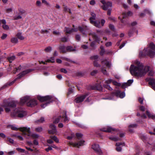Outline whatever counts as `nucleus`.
I'll return each instance as SVG.
<instances>
[{"label":"nucleus","instance_id":"obj_58","mask_svg":"<svg viewBox=\"0 0 155 155\" xmlns=\"http://www.w3.org/2000/svg\"><path fill=\"white\" fill-rule=\"evenodd\" d=\"M51 101H50V102H47L45 104H41V107H42V108H45L46 106L48 104H49L50 103V102H51Z\"/></svg>","mask_w":155,"mask_h":155},{"label":"nucleus","instance_id":"obj_13","mask_svg":"<svg viewBox=\"0 0 155 155\" xmlns=\"http://www.w3.org/2000/svg\"><path fill=\"white\" fill-rule=\"evenodd\" d=\"M27 103V105L28 106L33 107L37 104V101L35 99H29Z\"/></svg>","mask_w":155,"mask_h":155},{"label":"nucleus","instance_id":"obj_47","mask_svg":"<svg viewBox=\"0 0 155 155\" xmlns=\"http://www.w3.org/2000/svg\"><path fill=\"white\" fill-rule=\"evenodd\" d=\"M105 21L104 19H102L101 20V23H101L100 25L101 26V27L104 26V23H105Z\"/></svg>","mask_w":155,"mask_h":155},{"label":"nucleus","instance_id":"obj_56","mask_svg":"<svg viewBox=\"0 0 155 155\" xmlns=\"http://www.w3.org/2000/svg\"><path fill=\"white\" fill-rule=\"evenodd\" d=\"M97 72V70H94L91 73V75L92 76H94L96 74Z\"/></svg>","mask_w":155,"mask_h":155},{"label":"nucleus","instance_id":"obj_46","mask_svg":"<svg viewBox=\"0 0 155 155\" xmlns=\"http://www.w3.org/2000/svg\"><path fill=\"white\" fill-rule=\"evenodd\" d=\"M113 84L116 86H120V83H118L117 81H114L113 80V81H112Z\"/></svg>","mask_w":155,"mask_h":155},{"label":"nucleus","instance_id":"obj_43","mask_svg":"<svg viewBox=\"0 0 155 155\" xmlns=\"http://www.w3.org/2000/svg\"><path fill=\"white\" fill-rule=\"evenodd\" d=\"M36 5L38 7H41V3L40 1L37 0L36 2Z\"/></svg>","mask_w":155,"mask_h":155},{"label":"nucleus","instance_id":"obj_27","mask_svg":"<svg viewBox=\"0 0 155 155\" xmlns=\"http://www.w3.org/2000/svg\"><path fill=\"white\" fill-rule=\"evenodd\" d=\"M98 56L97 55L92 56L90 58V59L92 60L97 61L98 60Z\"/></svg>","mask_w":155,"mask_h":155},{"label":"nucleus","instance_id":"obj_16","mask_svg":"<svg viewBox=\"0 0 155 155\" xmlns=\"http://www.w3.org/2000/svg\"><path fill=\"white\" fill-rule=\"evenodd\" d=\"M84 142V140H81L78 143H71L70 144L73 147H79L80 146L83 145Z\"/></svg>","mask_w":155,"mask_h":155},{"label":"nucleus","instance_id":"obj_30","mask_svg":"<svg viewBox=\"0 0 155 155\" xmlns=\"http://www.w3.org/2000/svg\"><path fill=\"white\" fill-rule=\"evenodd\" d=\"M64 11L66 12H68L69 13H72L70 9L68 8L67 6L64 5Z\"/></svg>","mask_w":155,"mask_h":155},{"label":"nucleus","instance_id":"obj_64","mask_svg":"<svg viewBox=\"0 0 155 155\" xmlns=\"http://www.w3.org/2000/svg\"><path fill=\"white\" fill-rule=\"evenodd\" d=\"M53 33L54 35H58L60 34V33L58 31H53Z\"/></svg>","mask_w":155,"mask_h":155},{"label":"nucleus","instance_id":"obj_28","mask_svg":"<svg viewBox=\"0 0 155 155\" xmlns=\"http://www.w3.org/2000/svg\"><path fill=\"white\" fill-rule=\"evenodd\" d=\"M79 30L83 34H85V32L84 28V26L82 27L79 26L78 28Z\"/></svg>","mask_w":155,"mask_h":155},{"label":"nucleus","instance_id":"obj_36","mask_svg":"<svg viewBox=\"0 0 155 155\" xmlns=\"http://www.w3.org/2000/svg\"><path fill=\"white\" fill-rule=\"evenodd\" d=\"M11 41L13 43H16L18 42V39L17 38H13L11 39Z\"/></svg>","mask_w":155,"mask_h":155},{"label":"nucleus","instance_id":"obj_18","mask_svg":"<svg viewBox=\"0 0 155 155\" xmlns=\"http://www.w3.org/2000/svg\"><path fill=\"white\" fill-rule=\"evenodd\" d=\"M149 84L151 87L155 91V79H150L149 81Z\"/></svg>","mask_w":155,"mask_h":155},{"label":"nucleus","instance_id":"obj_5","mask_svg":"<svg viewBox=\"0 0 155 155\" xmlns=\"http://www.w3.org/2000/svg\"><path fill=\"white\" fill-rule=\"evenodd\" d=\"M20 130L23 132V135H24L27 139H29L31 137L34 138H38L39 137V135L37 134H32L29 128L24 127L21 128Z\"/></svg>","mask_w":155,"mask_h":155},{"label":"nucleus","instance_id":"obj_35","mask_svg":"<svg viewBox=\"0 0 155 155\" xmlns=\"http://www.w3.org/2000/svg\"><path fill=\"white\" fill-rule=\"evenodd\" d=\"M50 138H51V139H52L53 140H54L56 143L59 142V140L56 136H51L50 137Z\"/></svg>","mask_w":155,"mask_h":155},{"label":"nucleus","instance_id":"obj_15","mask_svg":"<svg viewBox=\"0 0 155 155\" xmlns=\"http://www.w3.org/2000/svg\"><path fill=\"white\" fill-rule=\"evenodd\" d=\"M112 6V3L110 2H108L102 6V8L104 10H107L111 8Z\"/></svg>","mask_w":155,"mask_h":155},{"label":"nucleus","instance_id":"obj_55","mask_svg":"<svg viewBox=\"0 0 155 155\" xmlns=\"http://www.w3.org/2000/svg\"><path fill=\"white\" fill-rule=\"evenodd\" d=\"M101 70L102 72L104 74L107 75V71L105 69H104V68H101Z\"/></svg>","mask_w":155,"mask_h":155},{"label":"nucleus","instance_id":"obj_4","mask_svg":"<svg viewBox=\"0 0 155 155\" xmlns=\"http://www.w3.org/2000/svg\"><path fill=\"white\" fill-rule=\"evenodd\" d=\"M33 70L34 69H28L23 71L22 72L20 73L18 75L17 77L15 79L11 82L7 83L6 84H5L2 87V89L5 88L7 87L8 86H10L11 85L14 83V82L17 79L21 78L25 75L26 74L33 71Z\"/></svg>","mask_w":155,"mask_h":155},{"label":"nucleus","instance_id":"obj_11","mask_svg":"<svg viewBox=\"0 0 155 155\" xmlns=\"http://www.w3.org/2000/svg\"><path fill=\"white\" fill-rule=\"evenodd\" d=\"M100 130L102 131L106 132H111L112 131H115L116 130L111 127L107 126V127L102 128Z\"/></svg>","mask_w":155,"mask_h":155},{"label":"nucleus","instance_id":"obj_2","mask_svg":"<svg viewBox=\"0 0 155 155\" xmlns=\"http://www.w3.org/2000/svg\"><path fill=\"white\" fill-rule=\"evenodd\" d=\"M155 45L153 43H151L147 48L144 49L142 51L140 52L139 56L143 57L149 55L151 58H153L155 55Z\"/></svg>","mask_w":155,"mask_h":155},{"label":"nucleus","instance_id":"obj_45","mask_svg":"<svg viewBox=\"0 0 155 155\" xmlns=\"http://www.w3.org/2000/svg\"><path fill=\"white\" fill-rule=\"evenodd\" d=\"M45 121L44 118L43 117H41L40 119L38 120L36 122H39L40 123H43Z\"/></svg>","mask_w":155,"mask_h":155},{"label":"nucleus","instance_id":"obj_20","mask_svg":"<svg viewBox=\"0 0 155 155\" xmlns=\"http://www.w3.org/2000/svg\"><path fill=\"white\" fill-rule=\"evenodd\" d=\"M59 49L60 51V52L61 53H65L67 52L66 47L64 45H61L59 46Z\"/></svg>","mask_w":155,"mask_h":155},{"label":"nucleus","instance_id":"obj_37","mask_svg":"<svg viewBox=\"0 0 155 155\" xmlns=\"http://www.w3.org/2000/svg\"><path fill=\"white\" fill-rule=\"evenodd\" d=\"M15 58V56H12L8 58V60L10 62H12V61L14 60Z\"/></svg>","mask_w":155,"mask_h":155},{"label":"nucleus","instance_id":"obj_24","mask_svg":"<svg viewBox=\"0 0 155 155\" xmlns=\"http://www.w3.org/2000/svg\"><path fill=\"white\" fill-rule=\"evenodd\" d=\"M67 52L74 51L76 50L75 48H73L72 46H69L66 47Z\"/></svg>","mask_w":155,"mask_h":155},{"label":"nucleus","instance_id":"obj_57","mask_svg":"<svg viewBox=\"0 0 155 155\" xmlns=\"http://www.w3.org/2000/svg\"><path fill=\"white\" fill-rule=\"evenodd\" d=\"M154 72L153 71H150L148 73V75L150 76H153L154 74Z\"/></svg>","mask_w":155,"mask_h":155},{"label":"nucleus","instance_id":"obj_31","mask_svg":"<svg viewBox=\"0 0 155 155\" xmlns=\"http://www.w3.org/2000/svg\"><path fill=\"white\" fill-rule=\"evenodd\" d=\"M100 49L101 50L100 52V54L101 55H103L105 52V50L102 46H101L100 47Z\"/></svg>","mask_w":155,"mask_h":155},{"label":"nucleus","instance_id":"obj_9","mask_svg":"<svg viewBox=\"0 0 155 155\" xmlns=\"http://www.w3.org/2000/svg\"><path fill=\"white\" fill-rule=\"evenodd\" d=\"M120 91L119 90L117 91L114 92L112 93L110 96L108 95L102 98L104 100H111L113 99V97L115 96L117 97H119L120 94Z\"/></svg>","mask_w":155,"mask_h":155},{"label":"nucleus","instance_id":"obj_3","mask_svg":"<svg viewBox=\"0 0 155 155\" xmlns=\"http://www.w3.org/2000/svg\"><path fill=\"white\" fill-rule=\"evenodd\" d=\"M33 70L34 69H28L23 71L22 72L20 73L18 75L17 77L15 79L11 82L7 83L6 84H5L2 87V89L5 88L7 87L8 86H10L11 85L14 83V82L17 79L21 78L25 75L26 74L33 71Z\"/></svg>","mask_w":155,"mask_h":155},{"label":"nucleus","instance_id":"obj_41","mask_svg":"<svg viewBox=\"0 0 155 155\" xmlns=\"http://www.w3.org/2000/svg\"><path fill=\"white\" fill-rule=\"evenodd\" d=\"M42 3L45 4L47 6H50V4L45 0H41Z\"/></svg>","mask_w":155,"mask_h":155},{"label":"nucleus","instance_id":"obj_60","mask_svg":"<svg viewBox=\"0 0 155 155\" xmlns=\"http://www.w3.org/2000/svg\"><path fill=\"white\" fill-rule=\"evenodd\" d=\"M68 38L66 37H64L61 39V41L63 42H67L68 41Z\"/></svg>","mask_w":155,"mask_h":155},{"label":"nucleus","instance_id":"obj_1","mask_svg":"<svg viewBox=\"0 0 155 155\" xmlns=\"http://www.w3.org/2000/svg\"><path fill=\"white\" fill-rule=\"evenodd\" d=\"M134 63L136 65H131L130 68V71L132 75L142 77L149 71V66H146L144 68L143 66L138 61H135Z\"/></svg>","mask_w":155,"mask_h":155},{"label":"nucleus","instance_id":"obj_19","mask_svg":"<svg viewBox=\"0 0 155 155\" xmlns=\"http://www.w3.org/2000/svg\"><path fill=\"white\" fill-rule=\"evenodd\" d=\"M29 99V97L27 96L22 97L20 100V103L21 104H23L25 102H28Z\"/></svg>","mask_w":155,"mask_h":155},{"label":"nucleus","instance_id":"obj_22","mask_svg":"<svg viewBox=\"0 0 155 155\" xmlns=\"http://www.w3.org/2000/svg\"><path fill=\"white\" fill-rule=\"evenodd\" d=\"M89 35H91L94 39L96 41H99V38L97 35L94 33L91 32L89 33Z\"/></svg>","mask_w":155,"mask_h":155},{"label":"nucleus","instance_id":"obj_53","mask_svg":"<svg viewBox=\"0 0 155 155\" xmlns=\"http://www.w3.org/2000/svg\"><path fill=\"white\" fill-rule=\"evenodd\" d=\"M125 94L124 92H120V94L119 97L121 98H123L125 97Z\"/></svg>","mask_w":155,"mask_h":155},{"label":"nucleus","instance_id":"obj_7","mask_svg":"<svg viewBox=\"0 0 155 155\" xmlns=\"http://www.w3.org/2000/svg\"><path fill=\"white\" fill-rule=\"evenodd\" d=\"M26 114V112L24 109L19 108L15 109L14 111L12 113L11 115L12 117H18L22 118L25 116Z\"/></svg>","mask_w":155,"mask_h":155},{"label":"nucleus","instance_id":"obj_59","mask_svg":"<svg viewBox=\"0 0 155 155\" xmlns=\"http://www.w3.org/2000/svg\"><path fill=\"white\" fill-rule=\"evenodd\" d=\"M117 147L116 148V150L118 152L121 151L122 150V148L121 147L119 146H116Z\"/></svg>","mask_w":155,"mask_h":155},{"label":"nucleus","instance_id":"obj_50","mask_svg":"<svg viewBox=\"0 0 155 155\" xmlns=\"http://www.w3.org/2000/svg\"><path fill=\"white\" fill-rule=\"evenodd\" d=\"M144 12H145V15L146 14H149V15H150L151 14L150 12L148 9H145L144 11Z\"/></svg>","mask_w":155,"mask_h":155},{"label":"nucleus","instance_id":"obj_10","mask_svg":"<svg viewBox=\"0 0 155 155\" xmlns=\"http://www.w3.org/2000/svg\"><path fill=\"white\" fill-rule=\"evenodd\" d=\"M92 148L98 154L102 155L103 154V153L98 144H94L92 145Z\"/></svg>","mask_w":155,"mask_h":155},{"label":"nucleus","instance_id":"obj_51","mask_svg":"<svg viewBox=\"0 0 155 155\" xmlns=\"http://www.w3.org/2000/svg\"><path fill=\"white\" fill-rule=\"evenodd\" d=\"M76 136L78 138H79L82 137L83 134L81 133H77L76 134Z\"/></svg>","mask_w":155,"mask_h":155},{"label":"nucleus","instance_id":"obj_44","mask_svg":"<svg viewBox=\"0 0 155 155\" xmlns=\"http://www.w3.org/2000/svg\"><path fill=\"white\" fill-rule=\"evenodd\" d=\"M2 27L3 29L5 30H8L9 28V26L8 25H6V24L5 25H2Z\"/></svg>","mask_w":155,"mask_h":155},{"label":"nucleus","instance_id":"obj_52","mask_svg":"<svg viewBox=\"0 0 155 155\" xmlns=\"http://www.w3.org/2000/svg\"><path fill=\"white\" fill-rule=\"evenodd\" d=\"M41 34H44V33H48L49 31L47 30H42L41 31Z\"/></svg>","mask_w":155,"mask_h":155},{"label":"nucleus","instance_id":"obj_40","mask_svg":"<svg viewBox=\"0 0 155 155\" xmlns=\"http://www.w3.org/2000/svg\"><path fill=\"white\" fill-rule=\"evenodd\" d=\"M93 64L94 66L95 67H99L101 66L98 63L97 61H94L93 62Z\"/></svg>","mask_w":155,"mask_h":155},{"label":"nucleus","instance_id":"obj_62","mask_svg":"<svg viewBox=\"0 0 155 155\" xmlns=\"http://www.w3.org/2000/svg\"><path fill=\"white\" fill-rule=\"evenodd\" d=\"M109 27L112 30L114 31V27L113 25L110 24L109 25Z\"/></svg>","mask_w":155,"mask_h":155},{"label":"nucleus","instance_id":"obj_49","mask_svg":"<svg viewBox=\"0 0 155 155\" xmlns=\"http://www.w3.org/2000/svg\"><path fill=\"white\" fill-rule=\"evenodd\" d=\"M137 124H130L128 126V128H135L137 127Z\"/></svg>","mask_w":155,"mask_h":155},{"label":"nucleus","instance_id":"obj_33","mask_svg":"<svg viewBox=\"0 0 155 155\" xmlns=\"http://www.w3.org/2000/svg\"><path fill=\"white\" fill-rule=\"evenodd\" d=\"M96 87L97 90L99 91H102V87L100 84H96Z\"/></svg>","mask_w":155,"mask_h":155},{"label":"nucleus","instance_id":"obj_63","mask_svg":"<svg viewBox=\"0 0 155 155\" xmlns=\"http://www.w3.org/2000/svg\"><path fill=\"white\" fill-rule=\"evenodd\" d=\"M7 35L6 34H3L2 36L1 37V38L2 39H4L7 37Z\"/></svg>","mask_w":155,"mask_h":155},{"label":"nucleus","instance_id":"obj_34","mask_svg":"<svg viewBox=\"0 0 155 155\" xmlns=\"http://www.w3.org/2000/svg\"><path fill=\"white\" fill-rule=\"evenodd\" d=\"M43 130V128L41 127H37L35 129V131L38 132H40L42 131Z\"/></svg>","mask_w":155,"mask_h":155},{"label":"nucleus","instance_id":"obj_42","mask_svg":"<svg viewBox=\"0 0 155 155\" xmlns=\"http://www.w3.org/2000/svg\"><path fill=\"white\" fill-rule=\"evenodd\" d=\"M127 84L128 83H127L123 84L121 86L123 88H125L129 86V84Z\"/></svg>","mask_w":155,"mask_h":155},{"label":"nucleus","instance_id":"obj_21","mask_svg":"<svg viewBox=\"0 0 155 155\" xmlns=\"http://www.w3.org/2000/svg\"><path fill=\"white\" fill-rule=\"evenodd\" d=\"M90 22L91 23L97 28H101V26L100 25V22L99 21H91V22Z\"/></svg>","mask_w":155,"mask_h":155},{"label":"nucleus","instance_id":"obj_14","mask_svg":"<svg viewBox=\"0 0 155 155\" xmlns=\"http://www.w3.org/2000/svg\"><path fill=\"white\" fill-rule=\"evenodd\" d=\"M88 95V94H86L82 96L78 97L75 99L74 101L75 102L78 103L81 102Z\"/></svg>","mask_w":155,"mask_h":155},{"label":"nucleus","instance_id":"obj_25","mask_svg":"<svg viewBox=\"0 0 155 155\" xmlns=\"http://www.w3.org/2000/svg\"><path fill=\"white\" fill-rule=\"evenodd\" d=\"M101 63L102 64H105L107 67L109 68L110 67V64L106 60L102 61Z\"/></svg>","mask_w":155,"mask_h":155},{"label":"nucleus","instance_id":"obj_17","mask_svg":"<svg viewBox=\"0 0 155 155\" xmlns=\"http://www.w3.org/2000/svg\"><path fill=\"white\" fill-rule=\"evenodd\" d=\"M49 127L52 130H50L48 131L49 134H54L56 132V127L53 124H51L50 125Z\"/></svg>","mask_w":155,"mask_h":155},{"label":"nucleus","instance_id":"obj_23","mask_svg":"<svg viewBox=\"0 0 155 155\" xmlns=\"http://www.w3.org/2000/svg\"><path fill=\"white\" fill-rule=\"evenodd\" d=\"M65 31L67 33L70 34L73 32H76L77 31V30H75L73 28L70 29L68 28L65 27Z\"/></svg>","mask_w":155,"mask_h":155},{"label":"nucleus","instance_id":"obj_32","mask_svg":"<svg viewBox=\"0 0 155 155\" xmlns=\"http://www.w3.org/2000/svg\"><path fill=\"white\" fill-rule=\"evenodd\" d=\"M16 36L19 39L21 40L24 39V37L21 35V33L20 32L18 33Z\"/></svg>","mask_w":155,"mask_h":155},{"label":"nucleus","instance_id":"obj_54","mask_svg":"<svg viewBox=\"0 0 155 155\" xmlns=\"http://www.w3.org/2000/svg\"><path fill=\"white\" fill-rule=\"evenodd\" d=\"M11 129H12V130H18V129H19L20 130V129L21 127V128H19V129H18V128H17V127H15V126H11ZM20 130V131H21V130Z\"/></svg>","mask_w":155,"mask_h":155},{"label":"nucleus","instance_id":"obj_38","mask_svg":"<svg viewBox=\"0 0 155 155\" xmlns=\"http://www.w3.org/2000/svg\"><path fill=\"white\" fill-rule=\"evenodd\" d=\"M54 57H51L50 58V59H48L46 62H48L54 63Z\"/></svg>","mask_w":155,"mask_h":155},{"label":"nucleus","instance_id":"obj_12","mask_svg":"<svg viewBox=\"0 0 155 155\" xmlns=\"http://www.w3.org/2000/svg\"><path fill=\"white\" fill-rule=\"evenodd\" d=\"M37 98L41 102H43L50 101L51 100V97L49 96H47L44 97L38 96Z\"/></svg>","mask_w":155,"mask_h":155},{"label":"nucleus","instance_id":"obj_8","mask_svg":"<svg viewBox=\"0 0 155 155\" xmlns=\"http://www.w3.org/2000/svg\"><path fill=\"white\" fill-rule=\"evenodd\" d=\"M64 114L62 115V117L60 116L57 118L54 121V123H58L60 121H62V119H64L63 121L64 122L66 123L68 121V119L67 116V112L65 111L63 112Z\"/></svg>","mask_w":155,"mask_h":155},{"label":"nucleus","instance_id":"obj_39","mask_svg":"<svg viewBox=\"0 0 155 155\" xmlns=\"http://www.w3.org/2000/svg\"><path fill=\"white\" fill-rule=\"evenodd\" d=\"M52 50V48L51 47H48L46 48L45 49V51L46 52H50Z\"/></svg>","mask_w":155,"mask_h":155},{"label":"nucleus","instance_id":"obj_48","mask_svg":"<svg viewBox=\"0 0 155 155\" xmlns=\"http://www.w3.org/2000/svg\"><path fill=\"white\" fill-rule=\"evenodd\" d=\"M21 16L20 15L15 16L14 17V20H16L19 19H21Z\"/></svg>","mask_w":155,"mask_h":155},{"label":"nucleus","instance_id":"obj_26","mask_svg":"<svg viewBox=\"0 0 155 155\" xmlns=\"http://www.w3.org/2000/svg\"><path fill=\"white\" fill-rule=\"evenodd\" d=\"M91 15L92 16L89 18L90 22H91V21H94L93 20H95L96 18V15L94 13L91 12Z\"/></svg>","mask_w":155,"mask_h":155},{"label":"nucleus","instance_id":"obj_29","mask_svg":"<svg viewBox=\"0 0 155 155\" xmlns=\"http://www.w3.org/2000/svg\"><path fill=\"white\" fill-rule=\"evenodd\" d=\"M109 139L112 140L114 141H117L120 140V139L118 137H116L111 136L109 137Z\"/></svg>","mask_w":155,"mask_h":155},{"label":"nucleus","instance_id":"obj_61","mask_svg":"<svg viewBox=\"0 0 155 155\" xmlns=\"http://www.w3.org/2000/svg\"><path fill=\"white\" fill-rule=\"evenodd\" d=\"M112 81H113V80L111 79H110L106 80L105 81V83L108 84H110L111 82H112Z\"/></svg>","mask_w":155,"mask_h":155},{"label":"nucleus","instance_id":"obj_6","mask_svg":"<svg viewBox=\"0 0 155 155\" xmlns=\"http://www.w3.org/2000/svg\"><path fill=\"white\" fill-rule=\"evenodd\" d=\"M2 106L5 107V110L6 112H8L11 111L10 108H13L16 106V102L14 101L9 102L7 100H5Z\"/></svg>","mask_w":155,"mask_h":155}]
</instances>
